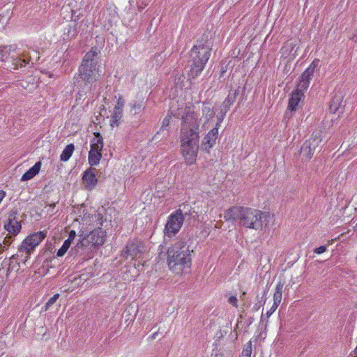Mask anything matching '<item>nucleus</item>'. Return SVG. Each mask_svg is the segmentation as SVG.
<instances>
[{
  "mask_svg": "<svg viewBox=\"0 0 357 357\" xmlns=\"http://www.w3.org/2000/svg\"><path fill=\"white\" fill-rule=\"evenodd\" d=\"M284 284V282L279 281L275 287V291L273 295V303L275 305H279L281 303Z\"/></svg>",
  "mask_w": 357,
  "mask_h": 357,
  "instance_id": "412c9836",
  "label": "nucleus"
},
{
  "mask_svg": "<svg viewBox=\"0 0 357 357\" xmlns=\"http://www.w3.org/2000/svg\"><path fill=\"white\" fill-rule=\"evenodd\" d=\"M224 218L226 220H239L241 225L257 230L262 228L267 215L251 208L233 206L225 212Z\"/></svg>",
  "mask_w": 357,
  "mask_h": 357,
  "instance_id": "7ed1b4c3",
  "label": "nucleus"
},
{
  "mask_svg": "<svg viewBox=\"0 0 357 357\" xmlns=\"http://www.w3.org/2000/svg\"><path fill=\"white\" fill-rule=\"evenodd\" d=\"M17 46L15 45H10L8 46H0V55L1 60L7 59L10 56L12 59L11 69L17 70L19 67L24 66L29 63L30 56L28 53L25 52H17Z\"/></svg>",
  "mask_w": 357,
  "mask_h": 357,
  "instance_id": "423d86ee",
  "label": "nucleus"
},
{
  "mask_svg": "<svg viewBox=\"0 0 357 357\" xmlns=\"http://www.w3.org/2000/svg\"><path fill=\"white\" fill-rule=\"evenodd\" d=\"M59 296V294H56L52 297H51L44 306L45 310H47L52 305H54Z\"/></svg>",
  "mask_w": 357,
  "mask_h": 357,
  "instance_id": "c85d7f7f",
  "label": "nucleus"
},
{
  "mask_svg": "<svg viewBox=\"0 0 357 357\" xmlns=\"http://www.w3.org/2000/svg\"><path fill=\"white\" fill-rule=\"evenodd\" d=\"M203 115L206 116L208 119L213 117L214 115L213 110L208 106L204 105L202 109Z\"/></svg>",
  "mask_w": 357,
  "mask_h": 357,
  "instance_id": "c756f323",
  "label": "nucleus"
},
{
  "mask_svg": "<svg viewBox=\"0 0 357 357\" xmlns=\"http://www.w3.org/2000/svg\"><path fill=\"white\" fill-rule=\"evenodd\" d=\"M13 241V236H6L3 240V244L6 246L10 245Z\"/></svg>",
  "mask_w": 357,
  "mask_h": 357,
  "instance_id": "7c9ffc66",
  "label": "nucleus"
},
{
  "mask_svg": "<svg viewBox=\"0 0 357 357\" xmlns=\"http://www.w3.org/2000/svg\"><path fill=\"white\" fill-rule=\"evenodd\" d=\"M221 112H222V114L220 116L218 115V123H216V126H218L220 125V123L223 120L224 116L226 114H224V110L222 112L221 111Z\"/></svg>",
  "mask_w": 357,
  "mask_h": 357,
  "instance_id": "e433bc0d",
  "label": "nucleus"
},
{
  "mask_svg": "<svg viewBox=\"0 0 357 357\" xmlns=\"http://www.w3.org/2000/svg\"><path fill=\"white\" fill-rule=\"evenodd\" d=\"M238 94V89L229 91L228 96L222 103V108L221 111L222 112L224 110V114H226L229 110L231 105L234 104Z\"/></svg>",
  "mask_w": 357,
  "mask_h": 357,
  "instance_id": "2eb2a0df",
  "label": "nucleus"
},
{
  "mask_svg": "<svg viewBox=\"0 0 357 357\" xmlns=\"http://www.w3.org/2000/svg\"><path fill=\"white\" fill-rule=\"evenodd\" d=\"M158 331H156V332H154V333H153V335H158Z\"/></svg>",
  "mask_w": 357,
  "mask_h": 357,
  "instance_id": "ea45409f",
  "label": "nucleus"
},
{
  "mask_svg": "<svg viewBox=\"0 0 357 357\" xmlns=\"http://www.w3.org/2000/svg\"><path fill=\"white\" fill-rule=\"evenodd\" d=\"M101 158L102 153L100 152L91 149L89 153V163L91 166L96 165L100 162Z\"/></svg>",
  "mask_w": 357,
  "mask_h": 357,
  "instance_id": "5701e85b",
  "label": "nucleus"
},
{
  "mask_svg": "<svg viewBox=\"0 0 357 357\" xmlns=\"http://www.w3.org/2000/svg\"><path fill=\"white\" fill-rule=\"evenodd\" d=\"M322 139L320 132H313L310 139L307 140L301 148V155L305 159H310L315 149L319 146Z\"/></svg>",
  "mask_w": 357,
  "mask_h": 357,
  "instance_id": "9d476101",
  "label": "nucleus"
},
{
  "mask_svg": "<svg viewBox=\"0 0 357 357\" xmlns=\"http://www.w3.org/2000/svg\"><path fill=\"white\" fill-rule=\"evenodd\" d=\"M296 46V44H294L292 42H288L285 44V45L283 47V49L288 50L289 48H291V50L294 49V47Z\"/></svg>",
  "mask_w": 357,
  "mask_h": 357,
  "instance_id": "c9c22d12",
  "label": "nucleus"
},
{
  "mask_svg": "<svg viewBox=\"0 0 357 357\" xmlns=\"http://www.w3.org/2000/svg\"><path fill=\"white\" fill-rule=\"evenodd\" d=\"M100 54V49L96 47H92L82 59L81 65L79 67L77 76L76 79V86L77 94L79 98L90 92L93 84L99 80L100 65L98 55Z\"/></svg>",
  "mask_w": 357,
  "mask_h": 357,
  "instance_id": "f03ea898",
  "label": "nucleus"
},
{
  "mask_svg": "<svg viewBox=\"0 0 357 357\" xmlns=\"http://www.w3.org/2000/svg\"><path fill=\"white\" fill-rule=\"evenodd\" d=\"M17 211L10 212L8 219L4 224V229L13 236L18 234L21 229V225L17 219Z\"/></svg>",
  "mask_w": 357,
  "mask_h": 357,
  "instance_id": "9b49d317",
  "label": "nucleus"
},
{
  "mask_svg": "<svg viewBox=\"0 0 357 357\" xmlns=\"http://www.w3.org/2000/svg\"><path fill=\"white\" fill-rule=\"evenodd\" d=\"M70 245L71 243H70L68 241H65L62 246L57 251V257H63L66 253L67 250L69 249Z\"/></svg>",
  "mask_w": 357,
  "mask_h": 357,
  "instance_id": "bb28decb",
  "label": "nucleus"
},
{
  "mask_svg": "<svg viewBox=\"0 0 357 357\" xmlns=\"http://www.w3.org/2000/svg\"><path fill=\"white\" fill-rule=\"evenodd\" d=\"M97 169L93 167L87 169L83 174L82 180L85 188L89 190L93 189L97 183L96 174Z\"/></svg>",
  "mask_w": 357,
  "mask_h": 357,
  "instance_id": "ddd939ff",
  "label": "nucleus"
},
{
  "mask_svg": "<svg viewBox=\"0 0 357 357\" xmlns=\"http://www.w3.org/2000/svg\"><path fill=\"white\" fill-rule=\"evenodd\" d=\"M184 220V216L181 209L172 213L167 219L165 227V236L172 237L181 229Z\"/></svg>",
  "mask_w": 357,
  "mask_h": 357,
  "instance_id": "0eeeda50",
  "label": "nucleus"
},
{
  "mask_svg": "<svg viewBox=\"0 0 357 357\" xmlns=\"http://www.w3.org/2000/svg\"><path fill=\"white\" fill-rule=\"evenodd\" d=\"M211 45L207 42L199 41L193 46L187 65L189 79H196L201 74L211 56Z\"/></svg>",
  "mask_w": 357,
  "mask_h": 357,
  "instance_id": "39448f33",
  "label": "nucleus"
},
{
  "mask_svg": "<svg viewBox=\"0 0 357 357\" xmlns=\"http://www.w3.org/2000/svg\"><path fill=\"white\" fill-rule=\"evenodd\" d=\"M303 97V92H300V91L294 90L291 93V96L289 99L287 109L290 110L291 112L296 111L297 109L298 103Z\"/></svg>",
  "mask_w": 357,
  "mask_h": 357,
  "instance_id": "dca6fc26",
  "label": "nucleus"
},
{
  "mask_svg": "<svg viewBox=\"0 0 357 357\" xmlns=\"http://www.w3.org/2000/svg\"><path fill=\"white\" fill-rule=\"evenodd\" d=\"M326 247L325 245H321L318 248H316L314 250V252L319 255V254L324 253V252H326Z\"/></svg>",
  "mask_w": 357,
  "mask_h": 357,
  "instance_id": "473e14b6",
  "label": "nucleus"
},
{
  "mask_svg": "<svg viewBox=\"0 0 357 357\" xmlns=\"http://www.w3.org/2000/svg\"><path fill=\"white\" fill-rule=\"evenodd\" d=\"M6 196V192L1 190H0V203L1 202V201L3 200V199Z\"/></svg>",
  "mask_w": 357,
  "mask_h": 357,
  "instance_id": "4c0bfd02",
  "label": "nucleus"
},
{
  "mask_svg": "<svg viewBox=\"0 0 357 357\" xmlns=\"http://www.w3.org/2000/svg\"><path fill=\"white\" fill-rule=\"evenodd\" d=\"M105 231L101 228H97L91 231L86 236H84L72 249L76 253H78L79 248L86 247L88 243H91L93 245H102L104 243Z\"/></svg>",
  "mask_w": 357,
  "mask_h": 357,
  "instance_id": "6e6552de",
  "label": "nucleus"
},
{
  "mask_svg": "<svg viewBox=\"0 0 357 357\" xmlns=\"http://www.w3.org/2000/svg\"><path fill=\"white\" fill-rule=\"evenodd\" d=\"M143 248L144 246L141 242L135 241L128 243L121 256L126 259H128V257L134 259L139 254H141L143 252Z\"/></svg>",
  "mask_w": 357,
  "mask_h": 357,
  "instance_id": "f8f14e48",
  "label": "nucleus"
},
{
  "mask_svg": "<svg viewBox=\"0 0 357 357\" xmlns=\"http://www.w3.org/2000/svg\"><path fill=\"white\" fill-rule=\"evenodd\" d=\"M228 302H229V304L232 305L234 307H237L238 306V305H237L238 301H237L236 297L234 296H230L229 298V299H228Z\"/></svg>",
  "mask_w": 357,
  "mask_h": 357,
  "instance_id": "72a5a7b5",
  "label": "nucleus"
},
{
  "mask_svg": "<svg viewBox=\"0 0 357 357\" xmlns=\"http://www.w3.org/2000/svg\"><path fill=\"white\" fill-rule=\"evenodd\" d=\"M342 101V97L340 95H335L330 102L329 110L335 114L340 108Z\"/></svg>",
  "mask_w": 357,
  "mask_h": 357,
  "instance_id": "4be33fe9",
  "label": "nucleus"
},
{
  "mask_svg": "<svg viewBox=\"0 0 357 357\" xmlns=\"http://www.w3.org/2000/svg\"><path fill=\"white\" fill-rule=\"evenodd\" d=\"M168 121H169V120L167 118H165L163 120V126H165V124L167 126L168 125Z\"/></svg>",
  "mask_w": 357,
  "mask_h": 357,
  "instance_id": "58836bf2",
  "label": "nucleus"
},
{
  "mask_svg": "<svg viewBox=\"0 0 357 357\" xmlns=\"http://www.w3.org/2000/svg\"><path fill=\"white\" fill-rule=\"evenodd\" d=\"M75 149V146L73 144L67 145L63 151H62L60 159L61 161H68L71 157Z\"/></svg>",
  "mask_w": 357,
  "mask_h": 357,
  "instance_id": "b1692460",
  "label": "nucleus"
},
{
  "mask_svg": "<svg viewBox=\"0 0 357 357\" xmlns=\"http://www.w3.org/2000/svg\"><path fill=\"white\" fill-rule=\"evenodd\" d=\"M176 118H181V151L185 160L192 164L197 157L199 149V121L198 114L190 107L178 108L176 111H171Z\"/></svg>",
  "mask_w": 357,
  "mask_h": 357,
  "instance_id": "f257e3e1",
  "label": "nucleus"
},
{
  "mask_svg": "<svg viewBox=\"0 0 357 357\" xmlns=\"http://www.w3.org/2000/svg\"><path fill=\"white\" fill-rule=\"evenodd\" d=\"M310 83V82H307V80L305 81L300 78L299 83L297 86L296 91L303 92V93L304 94V91L307 89Z\"/></svg>",
  "mask_w": 357,
  "mask_h": 357,
  "instance_id": "cd10ccee",
  "label": "nucleus"
},
{
  "mask_svg": "<svg viewBox=\"0 0 357 357\" xmlns=\"http://www.w3.org/2000/svg\"><path fill=\"white\" fill-rule=\"evenodd\" d=\"M319 59H314L310 65L308 66V68L302 73L301 76V79L303 80H307V82H310L315 70V68L319 66Z\"/></svg>",
  "mask_w": 357,
  "mask_h": 357,
  "instance_id": "a211bd4d",
  "label": "nucleus"
},
{
  "mask_svg": "<svg viewBox=\"0 0 357 357\" xmlns=\"http://www.w3.org/2000/svg\"><path fill=\"white\" fill-rule=\"evenodd\" d=\"M124 105V100L121 98H119L117 100V103L114 108L112 122L111 123L112 126H114V124L118 125L119 121L122 118L123 108Z\"/></svg>",
  "mask_w": 357,
  "mask_h": 357,
  "instance_id": "4468645a",
  "label": "nucleus"
},
{
  "mask_svg": "<svg viewBox=\"0 0 357 357\" xmlns=\"http://www.w3.org/2000/svg\"><path fill=\"white\" fill-rule=\"evenodd\" d=\"M45 234L43 231L36 232L28 236L22 242L18 252H25L26 257L31 254L35 248L45 238Z\"/></svg>",
  "mask_w": 357,
  "mask_h": 357,
  "instance_id": "1a4fd4ad",
  "label": "nucleus"
},
{
  "mask_svg": "<svg viewBox=\"0 0 357 357\" xmlns=\"http://www.w3.org/2000/svg\"><path fill=\"white\" fill-rule=\"evenodd\" d=\"M94 136V138L91 142V149L101 153L103 147L102 137L99 132H95Z\"/></svg>",
  "mask_w": 357,
  "mask_h": 357,
  "instance_id": "aec40b11",
  "label": "nucleus"
},
{
  "mask_svg": "<svg viewBox=\"0 0 357 357\" xmlns=\"http://www.w3.org/2000/svg\"><path fill=\"white\" fill-rule=\"evenodd\" d=\"M130 112L133 114H137L141 112V111L144 109L142 102H137V101H134L130 104Z\"/></svg>",
  "mask_w": 357,
  "mask_h": 357,
  "instance_id": "393cba45",
  "label": "nucleus"
},
{
  "mask_svg": "<svg viewBox=\"0 0 357 357\" xmlns=\"http://www.w3.org/2000/svg\"><path fill=\"white\" fill-rule=\"evenodd\" d=\"M252 352V342H247L243 347L241 353V357H250Z\"/></svg>",
  "mask_w": 357,
  "mask_h": 357,
  "instance_id": "a878e982",
  "label": "nucleus"
},
{
  "mask_svg": "<svg viewBox=\"0 0 357 357\" xmlns=\"http://www.w3.org/2000/svg\"><path fill=\"white\" fill-rule=\"evenodd\" d=\"M279 305H276L275 304H273V305L271 306V309L269 310H268L266 313V317L268 318L269 317H271V315L276 310V309L278 308Z\"/></svg>",
  "mask_w": 357,
  "mask_h": 357,
  "instance_id": "2f4dec72",
  "label": "nucleus"
},
{
  "mask_svg": "<svg viewBox=\"0 0 357 357\" xmlns=\"http://www.w3.org/2000/svg\"><path fill=\"white\" fill-rule=\"evenodd\" d=\"M167 255L168 266L173 272L178 274L185 268L190 267V250L185 241L183 239L177 241L169 247Z\"/></svg>",
  "mask_w": 357,
  "mask_h": 357,
  "instance_id": "20e7f679",
  "label": "nucleus"
},
{
  "mask_svg": "<svg viewBox=\"0 0 357 357\" xmlns=\"http://www.w3.org/2000/svg\"><path fill=\"white\" fill-rule=\"evenodd\" d=\"M76 236V232L74 230H71L69 233L68 238L66 241H68L72 243L73 241L75 239Z\"/></svg>",
  "mask_w": 357,
  "mask_h": 357,
  "instance_id": "f704fd0d",
  "label": "nucleus"
},
{
  "mask_svg": "<svg viewBox=\"0 0 357 357\" xmlns=\"http://www.w3.org/2000/svg\"><path fill=\"white\" fill-rule=\"evenodd\" d=\"M41 167V162H37L31 167L27 172H26L22 176L21 181H25L33 178L40 171Z\"/></svg>",
  "mask_w": 357,
  "mask_h": 357,
  "instance_id": "6ab92c4d",
  "label": "nucleus"
},
{
  "mask_svg": "<svg viewBox=\"0 0 357 357\" xmlns=\"http://www.w3.org/2000/svg\"><path fill=\"white\" fill-rule=\"evenodd\" d=\"M218 128L217 127L213 128L208 132L203 139V145L205 146V149H210L213 146L218 138Z\"/></svg>",
  "mask_w": 357,
  "mask_h": 357,
  "instance_id": "f3484780",
  "label": "nucleus"
}]
</instances>
